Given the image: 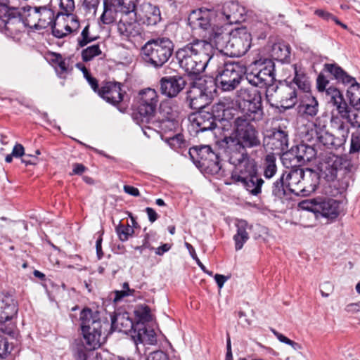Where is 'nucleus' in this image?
<instances>
[{
	"instance_id": "473e14b6",
	"label": "nucleus",
	"mask_w": 360,
	"mask_h": 360,
	"mask_svg": "<svg viewBox=\"0 0 360 360\" xmlns=\"http://www.w3.org/2000/svg\"><path fill=\"white\" fill-rule=\"evenodd\" d=\"M304 170L302 168H296L287 174L285 186L291 193L299 195V192L301 190V181L304 176Z\"/></svg>"
},
{
	"instance_id": "7ed1b4c3",
	"label": "nucleus",
	"mask_w": 360,
	"mask_h": 360,
	"mask_svg": "<svg viewBox=\"0 0 360 360\" xmlns=\"http://www.w3.org/2000/svg\"><path fill=\"white\" fill-rule=\"evenodd\" d=\"M79 320L86 348H99L105 341L106 335L103 330L108 327V322L101 319L98 311H93L88 307L81 311Z\"/></svg>"
},
{
	"instance_id": "de8ad7c7",
	"label": "nucleus",
	"mask_w": 360,
	"mask_h": 360,
	"mask_svg": "<svg viewBox=\"0 0 360 360\" xmlns=\"http://www.w3.org/2000/svg\"><path fill=\"white\" fill-rule=\"evenodd\" d=\"M113 293L115 294L113 302H118L125 297L134 295L135 290L130 288L129 283L124 282L122 285V290H115Z\"/></svg>"
},
{
	"instance_id": "9b49d317",
	"label": "nucleus",
	"mask_w": 360,
	"mask_h": 360,
	"mask_svg": "<svg viewBox=\"0 0 360 360\" xmlns=\"http://www.w3.org/2000/svg\"><path fill=\"white\" fill-rule=\"evenodd\" d=\"M339 202L331 198L317 197L307 199L299 203L302 210L311 211L316 214L328 218L335 219L339 215Z\"/></svg>"
},
{
	"instance_id": "c03bdc74",
	"label": "nucleus",
	"mask_w": 360,
	"mask_h": 360,
	"mask_svg": "<svg viewBox=\"0 0 360 360\" xmlns=\"http://www.w3.org/2000/svg\"><path fill=\"white\" fill-rule=\"evenodd\" d=\"M101 53L102 51L100 46L98 44H94L82 51V58L84 62H89Z\"/></svg>"
},
{
	"instance_id": "cd10ccee",
	"label": "nucleus",
	"mask_w": 360,
	"mask_h": 360,
	"mask_svg": "<svg viewBox=\"0 0 360 360\" xmlns=\"http://www.w3.org/2000/svg\"><path fill=\"white\" fill-rule=\"evenodd\" d=\"M229 104L224 101H219L212 105L210 112H212L213 117L218 121L220 124V128L224 131L231 130V124L226 117V114L228 112Z\"/></svg>"
},
{
	"instance_id": "0eeeda50",
	"label": "nucleus",
	"mask_w": 360,
	"mask_h": 360,
	"mask_svg": "<svg viewBox=\"0 0 360 360\" xmlns=\"http://www.w3.org/2000/svg\"><path fill=\"white\" fill-rule=\"evenodd\" d=\"M19 3L8 2V7L0 6V30L14 39L25 31L21 11H25L26 8H20Z\"/></svg>"
},
{
	"instance_id": "ea45409f",
	"label": "nucleus",
	"mask_w": 360,
	"mask_h": 360,
	"mask_svg": "<svg viewBox=\"0 0 360 360\" xmlns=\"http://www.w3.org/2000/svg\"><path fill=\"white\" fill-rule=\"evenodd\" d=\"M46 59L56 68L60 75L68 72V63L66 59L63 58L60 53L49 52L46 55Z\"/></svg>"
},
{
	"instance_id": "1a4fd4ad",
	"label": "nucleus",
	"mask_w": 360,
	"mask_h": 360,
	"mask_svg": "<svg viewBox=\"0 0 360 360\" xmlns=\"http://www.w3.org/2000/svg\"><path fill=\"white\" fill-rule=\"evenodd\" d=\"M324 70L330 73L339 83L349 85L347 91V96L350 104L354 108H360V84L356 82L354 77L349 75L338 65L326 63Z\"/></svg>"
},
{
	"instance_id": "9d476101",
	"label": "nucleus",
	"mask_w": 360,
	"mask_h": 360,
	"mask_svg": "<svg viewBox=\"0 0 360 360\" xmlns=\"http://www.w3.org/2000/svg\"><path fill=\"white\" fill-rule=\"evenodd\" d=\"M245 77L252 86L266 88V96H269L270 89H274V63L270 60L261 65L259 68H252L250 71L246 69Z\"/></svg>"
},
{
	"instance_id": "423d86ee",
	"label": "nucleus",
	"mask_w": 360,
	"mask_h": 360,
	"mask_svg": "<svg viewBox=\"0 0 360 360\" xmlns=\"http://www.w3.org/2000/svg\"><path fill=\"white\" fill-rule=\"evenodd\" d=\"M217 68V82L224 91H231L240 84L246 73V67L240 62H225L224 57L218 62Z\"/></svg>"
},
{
	"instance_id": "13d9d810",
	"label": "nucleus",
	"mask_w": 360,
	"mask_h": 360,
	"mask_svg": "<svg viewBox=\"0 0 360 360\" xmlns=\"http://www.w3.org/2000/svg\"><path fill=\"white\" fill-rule=\"evenodd\" d=\"M66 18L64 19L70 27V33L77 32L79 28V22L77 16L72 13L65 15Z\"/></svg>"
},
{
	"instance_id": "f03ea898",
	"label": "nucleus",
	"mask_w": 360,
	"mask_h": 360,
	"mask_svg": "<svg viewBox=\"0 0 360 360\" xmlns=\"http://www.w3.org/2000/svg\"><path fill=\"white\" fill-rule=\"evenodd\" d=\"M179 66L189 75H197L205 68L214 65L223 60V56L214 53L212 43L202 39H194L176 52Z\"/></svg>"
},
{
	"instance_id": "6ab92c4d",
	"label": "nucleus",
	"mask_w": 360,
	"mask_h": 360,
	"mask_svg": "<svg viewBox=\"0 0 360 360\" xmlns=\"http://www.w3.org/2000/svg\"><path fill=\"white\" fill-rule=\"evenodd\" d=\"M245 8L239 5L236 1L226 2L221 8V11L217 14L224 23L237 24L244 19Z\"/></svg>"
},
{
	"instance_id": "37998d69",
	"label": "nucleus",
	"mask_w": 360,
	"mask_h": 360,
	"mask_svg": "<svg viewBox=\"0 0 360 360\" xmlns=\"http://www.w3.org/2000/svg\"><path fill=\"white\" fill-rule=\"evenodd\" d=\"M27 11L28 13L25 20H23L25 27L27 26L30 28L40 30L39 27H38L39 15L37 14V7L28 6Z\"/></svg>"
},
{
	"instance_id": "c756f323",
	"label": "nucleus",
	"mask_w": 360,
	"mask_h": 360,
	"mask_svg": "<svg viewBox=\"0 0 360 360\" xmlns=\"http://www.w3.org/2000/svg\"><path fill=\"white\" fill-rule=\"evenodd\" d=\"M317 100L310 94H306L297 106L298 113L302 117H314L318 112Z\"/></svg>"
},
{
	"instance_id": "0e129e2a",
	"label": "nucleus",
	"mask_w": 360,
	"mask_h": 360,
	"mask_svg": "<svg viewBox=\"0 0 360 360\" xmlns=\"http://www.w3.org/2000/svg\"><path fill=\"white\" fill-rule=\"evenodd\" d=\"M146 360H169V359H168L167 355L165 352L158 350V351H155V352L150 353L148 355Z\"/></svg>"
},
{
	"instance_id": "4c0bfd02",
	"label": "nucleus",
	"mask_w": 360,
	"mask_h": 360,
	"mask_svg": "<svg viewBox=\"0 0 360 360\" xmlns=\"http://www.w3.org/2000/svg\"><path fill=\"white\" fill-rule=\"evenodd\" d=\"M263 175L266 179H271L277 172L276 157L274 153L266 154L262 163Z\"/></svg>"
},
{
	"instance_id": "6e6552de",
	"label": "nucleus",
	"mask_w": 360,
	"mask_h": 360,
	"mask_svg": "<svg viewBox=\"0 0 360 360\" xmlns=\"http://www.w3.org/2000/svg\"><path fill=\"white\" fill-rule=\"evenodd\" d=\"M158 105L159 96L155 89L146 88L141 90L136 97L137 115L139 116V124L150 122L155 118Z\"/></svg>"
},
{
	"instance_id": "393cba45",
	"label": "nucleus",
	"mask_w": 360,
	"mask_h": 360,
	"mask_svg": "<svg viewBox=\"0 0 360 360\" xmlns=\"http://www.w3.org/2000/svg\"><path fill=\"white\" fill-rule=\"evenodd\" d=\"M276 94V96L280 98L281 106L285 109L292 108L297 102V91L291 86H284L281 88L278 86L273 89Z\"/></svg>"
},
{
	"instance_id": "72a5a7b5",
	"label": "nucleus",
	"mask_w": 360,
	"mask_h": 360,
	"mask_svg": "<svg viewBox=\"0 0 360 360\" xmlns=\"http://www.w3.org/2000/svg\"><path fill=\"white\" fill-rule=\"evenodd\" d=\"M38 14V27L40 30L52 26L56 19L55 11L50 6L37 7Z\"/></svg>"
},
{
	"instance_id": "f8f14e48",
	"label": "nucleus",
	"mask_w": 360,
	"mask_h": 360,
	"mask_svg": "<svg viewBox=\"0 0 360 360\" xmlns=\"http://www.w3.org/2000/svg\"><path fill=\"white\" fill-rule=\"evenodd\" d=\"M18 312L17 302L11 295H5L0 299V331L10 336L15 334V326L13 323H4L13 319Z\"/></svg>"
},
{
	"instance_id": "2f4dec72",
	"label": "nucleus",
	"mask_w": 360,
	"mask_h": 360,
	"mask_svg": "<svg viewBox=\"0 0 360 360\" xmlns=\"http://www.w3.org/2000/svg\"><path fill=\"white\" fill-rule=\"evenodd\" d=\"M270 55L274 60L288 63L290 56V47L286 42L278 41L271 46Z\"/></svg>"
},
{
	"instance_id": "dca6fc26",
	"label": "nucleus",
	"mask_w": 360,
	"mask_h": 360,
	"mask_svg": "<svg viewBox=\"0 0 360 360\" xmlns=\"http://www.w3.org/2000/svg\"><path fill=\"white\" fill-rule=\"evenodd\" d=\"M342 165H344L345 169L349 172H351L354 167L349 162L346 160L343 162L342 158L334 154H329L326 157L324 162L321 163V174L327 181H334L338 176V173L342 170Z\"/></svg>"
},
{
	"instance_id": "774afa93",
	"label": "nucleus",
	"mask_w": 360,
	"mask_h": 360,
	"mask_svg": "<svg viewBox=\"0 0 360 360\" xmlns=\"http://www.w3.org/2000/svg\"><path fill=\"white\" fill-rule=\"evenodd\" d=\"M25 155V148L20 143H16L12 150V155L14 158H21Z\"/></svg>"
},
{
	"instance_id": "5fc2aeb1",
	"label": "nucleus",
	"mask_w": 360,
	"mask_h": 360,
	"mask_svg": "<svg viewBox=\"0 0 360 360\" xmlns=\"http://www.w3.org/2000/svg\"><path fill=\"white\" fill-rule=\"evenodd\" d=\"M334 105L336 107V109L340 117L343 119H345L348 122L352 112H351L349 110L344 98L342 99V101H339L338 103H335Z\"/></svg>"
},
{
	"instance_id": "a19ab883",
	"label": "nucleus",
	"mask_w": 360,
	"mask_h": 360,
	"mask_svg": "<svg viewBox=\"0 0 360 360\" xmlns=\"http://www.w3.org/2000/svg\"><path fill=\"white\" fill-rule=\"evenodd\" d=\"M160 112L163 115L162 118L159 117L157 120L160 121V128L162 130H166L167 128L172 129L176 127V123L174 121L171 108L160 106Z\"/></svg>"
},
{
	"instance_id": "69168bd1",
	"label": "nucleus",
	"mask_w": 360,
	"mask_h": 360,
	"mask_svg": "<svg viewBox=\"0 0 360 360\" xmlns=\"http://www.w3.org/2000/svg\"><path fill=\"white\" fill-rule=\"evenodd\" d=\"M136 312L141 318L148 320L150 316V309L147 305H141L139 307Z\"/></svg>"
},
{
	"instance_id": "6e6d98bb",
	"label": "nucleus",
	"mask_w": 360,
	"mask_h": 360,
	"mask_svg": "<svg viewBox=\"0 0 360 360\" xmlns=\"http://www.w3.org/2000/svg\"><path fill=\"white\" fill-rule=\"evenodd\" d=\"M59 6L61 10L59 13L62 15L72 13L75 7L74 0H60Z\"/></svg>"
},
{
	"instance_id": "aec40b11",
	"label": "nucleus",
	"mask_w": 360,
	"mask_h": 360,
	"mask_svg": "<svg viewBox=\"0 0 360 360\" xmlns=\"http://www.w3.org/2000/svg\"><path fill=\"white\" fill-rule=\"evenodd\" d=\"M267 146L272 150H275L278 154L283 152H288V131L285 127L278 126L274 129L272 134L268 138Z\"/></svg>"
},
{
	"instance_id": "39448f33",
	"label": "nucleus",
	"mask_w": 360,
	"mask_h": 360,
	"mask_svg": "<svg viewBox=\"0 0 360 360\" xmlns=\"http://www.w3.org/2000/svg\"><path fill=\"white\" fill-rule=\"evenodd\" d=\"M235 170L231 174L234 182H240L245 189L254 196L262 193L264 181L258 174L257 165L255 160H248L240 164H232Z\"/></svg>"
},
{
	"instance_id": "5701e85b",
	"label": "nucleus",
	"mask_w": 360,
	"mask_h": 360,
	"mask_svg": "<svg viewBox=\"0 0 360 360\" xmlns=\"http://www.w3.org/2000/svg\"><path fill=\"white\" fill-rule=\"evenodd\" d=\"M98 95L108 103L114 105L123 100L121 84L115 82H105L98 91Z\"/></svg>"
},
{
	"instance_id": "4be33fe9",
	"label": "nucleus",
	"mask_w": 360,
	"mask_h": 360,
	"mask_svg": "<svg viewBox=\"0 0 360 360\" xmlns=\"http://www.w3.org/2000/svg\"><path fill=\"white\" fill-rule=\"evenodd\" d=\"M210 39L219 51V54L224 53L226 55L228 47L230 43L231 32H229L223 27V26H214L209 31Z\"/></svg>"
},
{
	"instance_id": "79ce46f5",
	"label": "nucleus",
	"mask_w": 360,
	"mask_h": 360,
	"mask_svg": "<svg viewBox=\"0 0 360 360\" xmlns=\"http://www.w3.org/2000/svg\"><path fill=\"white\" fill-rule=\"evenodd\" d=\"M60 13H56V19L51 26L52 33L57 38H63L70 34V27L65 22H61L59 20Z\"/></svg>"
},
{
	"instance_id": "864d4df0",
	"label": "nucleus",
	"mask_w": 360,
	"mask_h": 360,
	"mask_svg": "<svg viewBox=\"0 0 360 360\" xmlns=\"http://www.w3.org/2000/svg\"><path fill=\"white\" fill-rule=\"evenodd\" d=\"M116 232L120 240L126 241L129 239L130 236L133 235V233H134V228L129 226V224L126 226L120 224L116 228Z\"/></svg>"
},
{
	"instance_id": "052dcab7",
	"label": "nucleus",
	"mask_w": 360,
	"mask_h": 360,
	"mask_svg": "<svg viewBox=\"0 0 360 360\" xmlns=\"http://www.w3.org/2000/svg\"><path fill=\"white\" fill-rule=\"evenodd\" d=\"M329 81L326 79V77L323 75L320 74L316 79L317 89L319 91L324 92L326 91L328 89L327 85Z\"/></svg>"
},
{
	"instance_id": "4d7b16f0",
	"label": "nucleus",
	"mask_w": 360,
	"mask_h": 360,
	"mask_svg": "<svg viewBox=\"0 0 360 360\" xmlns=\"http://www.w3.org/2000/svg\"><path fill=\"white\" fill-rule=\"evenodd\" d=\"M360 151V131H356L352 134L350 153H355Z\"/></svg>"
},
{
	"instance_id": "a211bd4d",
	"label": "nucleus",
	"mask_w": 360,
	"mask_h": 360,
	"mask_svg": "<svg viewBox=\"0 0 360 360\" xmlns=\"http://www.w3.org/2000/svg\"><path fill=\"white\" fill-rule=\"evenodd\" d=\"M216 17L217 14L214 11L200 9L191 13L188 21L194 29L198 27L203 30H211L212 27L217 25L214 22Z\"/></svg>"
},
{
	"instance_id": "e433bc0d",
	"label": "nucleus",
	"mask_w": 360,
	"mask_h": 360,
	"mask_svg": "<svg viewBox=\"0 0 360 360\" xmlns=\"http://www.w3.org/2000/svg\"><path fill=\"white\" fill-rule=\"evenodd\" d=\"M133 327V322L127 314H117L111 318V328L113 330L127 332Z\"/></svg>"
},
{
	"instance_id": "b1692460",
	"label": "nucleus",
	"mask_w": 360,
	"mask_h": 360,
	"mask_svg": "<svg viewBox=\"0 0 360 360\" xmlns=\"http://www.w3.org/2000/svg\"><path fill=\"white\" fill-rule=\"evenodd\" d=\"M184 80L181 77H165L160 80L162 94L169 98L176 97L184 89Z\"/></svg>"
},
{
	"instance_id": "58836bf2",
	"label": "nucleus",
	"mask_w": 360,
	"mask_h": 360,
	"mask_svg": "<svg viewBox=\"0 0 360 360\" xmlns=\"http://www.w3.org/2000/svg\"><path fill=\"white\" fill-rule=\"evenodd\" d=\"M161 19L160 11L158 6L148 4L143 8L142 20L147 25H154L160 22Z\"/></svg>"
},
{
	"instance_id": "ddd939ff",
	"label": "nucleus",
	"mask_w": 360,
	"mask_h": 360,
	"mask_svg": "<svg viewBox=\"0 0 360 360\" xmlns=\"http://www.w3.org/2000/svg\"><path fill=\"white\" fill-rule=\"evenodd\" d=\"M251 34L246 27H239L231 32L230 43L226 55L240 57L250 48Z\"/></svg>"
},
{
	"instance_id": "a878e982",
	"label": "nucleus",
	"mask_w": 360,
	"mask_h": 360,
	"mask_svg": "<svg viewBox=\"0 0 360 360\" xmlns=\"http://www.w3.org/2000/svg\"><path fill=\"white\" fill-rule=\"evenodd\" d=\"M125 17H122L117 25V32L123 38L131 40L142 33L141 25L136 20L129 22Z\"/></svg>"
},
{
	"instance_id": "bf43d9fd",
	"label": "nucleus",
	"mask_w": 360,
	"mask_h": 360,
	"mask_svg": "<svg viewBox=\"0 0 360 360\" xmlns=\"http://www.w3.org/2000/svg\"><path fill=\"white\" fill-rule=\"evenodd\" d=\"M166 141L170 147L174 149L180 148L184 143L183 136L180 134H177L171 137H167Z\"/></svg>"
},
{
	"instance_id": "7c9ffc66",
	"label": "nucleus",
	"mask_w": 360,
	"mask_h": 360,
	"mask_svg": "<svg viewBox=\"0 0 360 360\" xmlns=\"http://www.w3.org/2000/svg\"><path fill=\"white\" fill-rule=\"evenodd\" d=\"M236 226L237 228V232L233 236L235 241V248L236 250H239L243 248L244 244L249 239V233L248 230H250L252 228V225H250L245 220L238 219L236 222Z\"/></svg>"
},
{
	"instance_id": "f257e3e1",
	"label": "nucleus",
	"mask_w": 360,
	"mask_h": 360,
	"mask_svg": "<svg viewBox=\"0 0 360 360\" xmlns=\"http://www.w3.org/2000/svg\"><path fill=\"white\" fill-rule=\"evenodd\" d=\"M234 124L235 136L224 135L223 139L217 141L219 146L224 150L231 164H240L248 160H253L246 149L261 146L259 131L245 119L236 118Z\"/></svg>"
},
{
	"instance_id": "e2e57ef3",
	"label": "nucleus",
	"mask_w": 360,
	"mask_h": 360,
	"mask_svg": "<svg viewBox=\"0 0 360 360\" xmlns=\"http://www.w3.org/2000/svg\"><path fill=\"white\" fill-rule=\"evenodd\" d=\"M9 344L7 339L0 335V358H4L8 353Z\"/></svg>"
},
{
	"instance_id": "49530a36",
	"label": "nucleus",
	"mask_w": 360,
	"mask_h": 360,
	"mask_svg": "<svg viewBox=\"0 0 360 360\" xmlns=\"http://www.w3.org/2000/svg\"><path fill=\"white\" fill-rule=\"evenodd\" d=\"M96 39V37L90 34L89 25L87 24L82 30L80 37L77 39V44L80 47H84Z\"/></svg>"
},
{
	"instance_id": "f704fd0d",
	"label": "nucleus",
	"mask_w": 360,
	"mask_h": 360,
	"mask_svg": "<svg viewBox=\"0 0 360 360\" xmlns=\"http://www.w3.org/2000/svg\"><path fill=\"white\" fill-rule=\"evenodd\" d=\"M292 67L295 72L292 82L300 91L309 94L311 89V84L304 70L297 64L293 65Z\"/></svg>"
},
{
	"instance_id": "c85d7f7f",
	"label": "nucleus",
	"mask_w": 360,
	"mask_h": 360,
	"mask_svg": "<svg viewBox=\"0 0 360 360\" xmlns=\"http://www.w3.org/2000/svg\"><path fill=\"white\" fill-rule=\"evenodd\" d=\"M187 101L191 108L202 110L208 109L207 95L199 87L192 86L187 92Z\"/></svg>"
},
{
	"instance_id": "3c124183",
	"label": "nucleus",
	"mask_w": 360,
	"mask_h": 360,
	"mask_svg": "<svg viewBox=\"0 0 360 360\" xmlns=\"http://www.w3.org/2000/svg\"><path fill=\"white\" fill-rule=\"evenodd\" d=\"M326 92V99L328 101L329 103H333V105H335V103H338L339 101H342L343 98V96L337 88L333 86H329Z\"/></svg>"
},
{
	"instance_id": "8fccbe9b",
	"label": "nucleus",
	"mask_w": 360,
	"mask_h": 360,
	"mask_svg": "<svg viewBox=\"0 0 360 360\" xmlns=\"http://www.w3.org/2000/svg\"><path fill=\"white\" fill-rule=\"evenodd\" d=\"M326 92V99L328 101L329 103H333V105H335V103H338L339 101H342L343 98V96L337 88L333 86H329Z\"/></svg>"
},
{
	"instance_id": "20e7f679",
	"label": "nucleus",
	"mask_w": 360,
	"mask_h": 360,
	"mask_svg": "<svg viewBox=\"0 0 360 360\" xmlns=\"http://www.w3.org/2000/svg\"><path fill=\"white\" fill-rule=\"evenodd\" d=\"M174 46L172 41L167 37L152 39L141 48V55L146 63L158 68L172 56Z\"/></svg>"
},
{
	"instance_id": "2eb2a0df",
	"label": "nucleus",
	"mask_w": 360,
	"mask_h": 360,
	"mask_svg": "<svg viewBox=\"0 0 360 360\" xmlns=\"http://www.w3.org/2000/svg\"><path fill=\"white\" fill-rule=\"evenodd\" d=\"M243 106L244 115L237 118L245 119L248 122L259 120L262 117V96L259 91L253 90L243 98Z\"/></svg>"
},
{
	"instance_id": "338daca9",
	"label": "nucleus",
	"mask_w": 360,
	"mask_h": 360,
	"mask_svg": "<svg viewBox=\"0 0 360 360\" xmlns=\"http://www.w3.org/2000/svg\"><path fill=\"white\" fill-rule=\"evenodd\" d=\"M89 350L86 347L85 342H84L83 346H78L75 349V356L77 359L79 360H86V351Z\"/></svg>"
},
{
	"instance_id": "f3484780",
	"label": "nucleus",
	"mask_w": 360,
	"mask_h": 360,
	"mask_svg": "<svg viewBox=\"0 0 360 360\" xmlns=\"http://www.w3.org/2000/svg\"><path fill=\"white\" fill-rule=\"evenodd\" d=\"M316 155V152L312 146L302 143L285 152L283 160L284 161L289 160L290 166L295 167L310 162Z\"/></svg>"
},
{
	"instance_id": "bb28decb",
	"label": "nucleus",
	"mask_w": 360,
	"mask_h": 360,
	"mask_svg": "<svg viewBox=\"0 0 360 360\" xmlns=\"http://www.w3.org/2000/svg\"><path fill=\"white\" fill-rule=\"evenodd\" d=\"M319 179L320 175L317 172L309 168L305 169L299 195H308L314 192L319 184Z\"/></svg>"
},
{
	"instance_id": "412c9836",
	"label": "nucleus",
	"mask_w": 360,
	"mask_h": 360,
	"mask_svg": "<svg viewBox=\"0 0 360 360\" xmlns=\"http://www.w3.org/2000/svg\"><path fill=\"white\" fill-rule=\"evenodd\" d=\"M192 124L195 127L197 132L221 129L218 121L213 117L212 112H210L209 110L198 111L195 115Z\"/></svg>"
},
{
	"instance_id": "c9c22d12",
	"label": "nucleus",
	"mask_w": 360,
	"mask_h": 360,
	"mask_svg": "<svg viewBox=\"0 0 360 360\" xmlns=\"http://www.w3.org/2000/svg\"><path fill=\"white\" fill-rule=\"evenodd\" d=\"M324 128L325 126L321 127L320 124H318V120H316L314 123V132L317 143L321 144L326 148L336 146L333 135L326 131Z\"/></svg>"
},
{
	"instance_id": "4468645a",
	"label": "nucleus",
	"mask_w": 360,
	"mask_h": 360,
	"mask_svg": "<svg viewBox=\"0 0 360 360\" xmlns=\"http://www.w3.org/2000/svg\"><path fill=\"white\" fill-rule=\"evenodd\" d=\"M189 154L193 158L194 154L197 155L198 161L202 167H204L212 174L219 173L221 165L219 155L214 152L208 145L202 146L199 148L190 149Z\"/></svg>"
},
{
	"instance_id": "680f3d73",
	"label": "nucleus",
	"mask_w": 360,
	"mask_h": 360,
	"mask_svg": "<svg viewBox=\"0 0 360 360\" xmlns=\"http://www.w3.org/2000/svg\"><path fill=\"white\" fill-rule=\"evenodd\" d=\"M354 108L356 109V112L352 113L348 122L354 127L360 128V108Z\"/></svg>"
},
{
	"instance_id": "09e8293b",
	"label": "nucleus",
	"mask_w": 360,
	"mask_h": 360,
	"mask_svg": "<svg viewBox=\"0 0 360 360\" xmlns=\"http://www.w3.org/2000/svg\"><path fill=\"white\" fill-rule=\"evenodd\" d=\"M136 0H116L117 9L126 15L132 13L136 8Z\"/></svg>"
},
{
	"instance_id": "603ef678",
	"label": "nucleus",
	"mask_w": 360,
	"mask_h": 360,
	"mask_svg": "<svg viewBox=\"0 0 360 360\" xmlns=\"http://www.w3.org/2000/svg\"><path fill=\"white\" fill-rule=\"evenodd\" d=\"M116 12L111 7H108L105 4L104 11L100 17L101 22L104 25H110L115 20Z\"/></svg>"
},
{
	"instance_id": "a18cd8bd",
	"label": "nucleus",
	"mask_w": 360,
	"mask_h": 360,
	"mask_svg": "<svg viewBox=\"0 0 360 360\" xmlns=\"http://www.w3.org/2000/svg\"><path fill=\"white\" fill-rule=\"evenodd\" d=\"M284 175L277 179L272 186V194L278 199H283L286 195V189L284 184Z\"/></svg>"
}]
</instances>
